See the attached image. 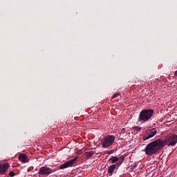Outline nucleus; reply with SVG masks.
<instances>
[{
  "label": "nucleus",
  "instance_id": "f8f14e48",
  "mask_svg": "<svg viewBox=\"0 0 177 177\" xmlns=\"http://www.w3.org/2000/svg\"><path fill=\"white\" fill-rule=\"evenodd\" d=\"M93 154H95V151H90L84 153V155L86 156V157H87V158H91V157H92Z\"/></svg>",
  "mask_w": 177,
  "mask_h": 177
},
{
  "label": "nucleus",
  "instance_id": "9b49d317",
  "mask_svg": "<svg viewBox=\"0 0 177 177\" xmlns=\"http://www.w3.org/2000/svg\"><path fill=\"white\" fill-rule=\"evenodd\" d=\"M124 160H125V157H124V156H122L119 158H118V162L116 165H118V167H120V165H121V164H122V162H124Z\"/></svg>",
  "mask_w": 177,
  "mask_h": 177
},
{
  "label": "nucleus",
  "instance_id": "423d86ee",
  "mask_svg": "<svg viewBox=\"0 0 177 177\" xmlns=\"http://www.w3.org/2000/svg\"><path fill=\"white\" fill-rule=\"evenodd\" d=\"M54 169H51L50 167H48L46 166H44L39 168V170L38 171V175H44V176H49L50 174H53L55 172Z\"/></svg>",
  "mask_w": 177,
  "mask_h": 177
},
{
  "label": "nucleus",
  "instance_id": "2eb2a0df",
  "mask_svg": "<svg viewBox=\"0 0 177 177\" xmlns=\"http://www.w3.org/2000/svg\"><path fill=\"white\" fill-rule=\"evenodd\" d=\"M117 96H120V93H115L113 95L112 99H115V97H117Z\"/></svg>",
  "mask_w": 177,
  "mask_h": 177
},
{
  "label": "nucleus",
  "instance_id": "ddd939ff",
  "mask_svg": "<svg viewBox=\"0 0 177 177\" xmlns=\"http://www.w3.org/2000/svg\"><path fill=\"white\" fill-rule=\"evenodd\" d=\"M109 161H111V164H115V162H118V158L115 156H111L109 158Z\"/></svg>",
  "mask_w": 177,
  "mask_h": 177
},
{
  "label": "nucleus",
  "instance_id": "9d476101",
  "mask_svg": "<svg viewBox=\"0 0 177 177\" xmlns=\"http://www.w3.org/2000/svg\"><path fill=\"white\" fill-rule=\"evenodd\" d=\"M116 167H118V165H110L108 167V174H109L110 175H112L113 172H114V171L115 170Z\"/></svg>",
  "mask_w": 177,
  "mask_h": 177
},
{
  "label": "nucleus",
  "instance_id": "f03ea898",
  "mask_svg": "<svg viewBox=\"0 0 177 177\" xmlns=\"http://www.w3.org/2000/svg\"><path fill=\"white\" fill-rule=\"evenodd\" d=\"M153 114H154L153 109H144L141 111L139 113L138 122H147L149 120L151 119V117H153Z\"/></svg>",
  "mask_w": 177,
  "mask_h": 177
},
{
  "label": "nucleus",
  "instance_id": "0eeeda50",
  "mask_svg": "<svg viewBox=\"0 0 177 177\" xmlns=\"http://www.w3.org/2000/svg\"><path fill=\"white\" fill-rule=\"evenodd\" d=\"M77 160H78L77 157H76L71 160L66 161V162H64V164H62L59 166V169H65V168H68V167H71L72 165H74V164H75V162H77Z\"/></svg>",
  "mask_w": 177,
  "mask_h": 177
},
{
  "label": "nucleus",
  "instance_id": "39448f33",
  "mask_svg": "<svg viewBox=\"0 0 177 177\" xmlns=\"http://www.w3.org/2000/svg\"><path fill=\"white\" fill-rule=\"evenodd\" d=\"M157 135V129L156 128L145 131V135L142 137V140H149Z\"/></svg>",
  "mask_w": 177,
  "mask_h": 177
},
{
  "label": "nucleus",
  "instance_id": "20e7f679",
  "mask_svg": "<svg viewBox=\"0 0 177 177\" xmlns=\"http://www.w3.org/2000/svg\"><path fill=\"white\" fill-rule=\"evenodd\" d=\"M115 140V137L114 136H106L102 142V146L104 149H107L110 146H113Z\"/></svg>",
  "mask_w": 177,
  "mask_h": 177
},
{
  "label": "nucleus",
  "instance_id": "7ed1b4c3",
  "mask_svg": "<svg viewBox=\"0 0 177 177\" xmlns=\"http://www.w3.org/2000/svg\"><path fill=\"white\" fill-rule=\"evenodd\" d=\"M160 143L163 148L165 146H175L177 143V135L172 133L167 135L164 140L160 139Z\"/></svg>",
  "mask_w": 177,
  "mask_h": 177
},
{
  "label": "nucleus",
  "instance_id": "f3484780",
  "mask_svg": "<svg viewBox=\"0 0 177 177\" xmlns=\"http://www.w3.org/2000/svg\"><path fill=\"white\" fill-rule=\"evenodd\" d=\"M113 153H114V151L113 150L106 151V154H113Z\"/></svg>",
  "mask_w": 177,
  "mask_h": 177
},
{
  "label": "nucleus",
  "instance_id": "6e6552de",
  "mask_svg": "<svg viewBox=\"0 0 177 177\" xmlns=\"http://www.w3.org/2000/svg\"><path fill=\"white\" fill-rule=\"evenodd\" d=\"M9 167L10 165L8 162L0 164V175H5L6 170L9 169Z\"/></svg>",
  "mask_w": 177,
  "mask_h": 177
},
{
  "label": "nucleus",
  "instance_id": "4468645a",
  "mask_svg": "<svg viewBox=\"0 0 177 177\" xmlns=\"http://www.w3.org/2000/svg\"><path fill=\"white\" fill-rule=\"evenodd\" d=\"M133 129H134V131H142V127H139V126H134L133 127Z\"/></svg>",
  "mask_w": 177,
  "mask_h": 177
},
{
  "label": "nucleus",
  "instance_id": "dca6fc26",
  "mask_svg": "<svg viewBox=\"0 0 177 177\" xmlns=\"http://www.w3.org/2000/svg\"><path fill=\"white\" fill-rule=\"evenodd\" d=\"M9 176H10V177H12V176H15V171H10V172H9Z\"/></svg>",
  "mask_w": 177,
  "mask_h": 177
},
{
  "label": "nucleus",
  "instance_id": "1a4fd4ad",
  "mask_svg": "<svg viewBox=\"0 0 177 177\" xmlns=\"http://www.w3.org/2000/svg\"><path fill=\"white\" fill-rule=\"evenodd\" d=\"M18 159L19 160V161H21V162H23L24 164H26V162H28V157L26 153H21L19 156Z\"/></svg>",
  "mask_w": 177,
  "mask_h": 177
},
{
  "label": "nucleus",
  "instance_id": "a211bd4d",
  "mask_svg": "<svg viewBox=\"0 0 177 177\" xmlns=\"http://www.w3.org/2000/svg\"><path fill=\"white\" fill-rule=\"evenodd\" d=\"M174 75H175V77H177V71H176L174 72Z\"/></svg>",
  "mask_w": 177,
  "mask_h": 177
},
{
  "label": "nucleus",
  "instance_id": "f257e3e1",
  "mask_svg": "<svg viewBox=\"0 0 177 177\" xmlns=\"http://www.w3.org/2000/svg\"><path fill=\"white\" fill-rule=\"evenodd\" d=\"M162 148L161 138H158L147 144L144 151H145L147 156H154V154H157Z\"/></svg>",
  "mask_w": 177,
  "mask_h": 177
}]
</instances>
